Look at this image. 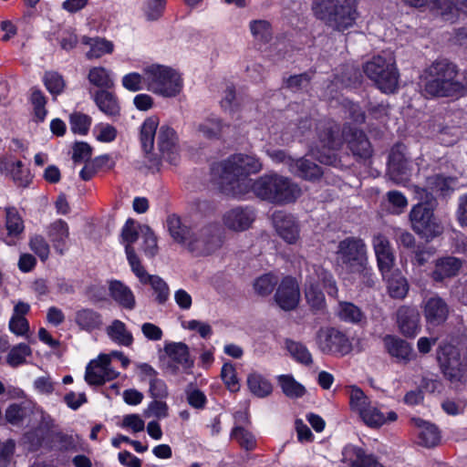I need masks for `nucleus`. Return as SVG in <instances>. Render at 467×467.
<instances>
[{
    "mask_svg": "<svg viewBox=\"0 0 467 467\" xmlns=\"http://www.w3.org/2000/svg\"><path fill=\"white\" fill-rule=\"evenodd\" d=\"M221 377L224 384L228 387V389L231 391H235L239 389V383L236 377L235 368L233 364H223L221 371Z\"/></svg>",
    "mask_w": 467,
    "mask_h": 467,
    "instance_id": "obj_63",
    "label": "nucleus"
},
{
    "mask_svg": "<svg viewBox=\"0 0 467 467\" xmlns=\"http://www.w3.org/2000/svg\"><path fill=\"white\" fill-rule=\"evenodd\" d=\"M305 282V296L308 305L314 309H321L325 306V296L320 285L326 289L328 296H337V286L331 273L320 265H312L307 270Z\"/></svg>",
    "mask_w": 467,
    "mask_h": 467,
    "instance_id": "obj_10",
    "label": "nucleus"
},
{
    "mask_svg": "<svg viewBox=\"0 0 467 467\" xmlns=\"http://www.w3.org/2000/svg\"><path fill=\"white\" fill-rule=\"evenodd\" d=\"M121 83L124 88L131 92L146 89L145 67H143L141 74L138 72H130L124 75L121 78Z\"/></svg>",
    "mask_w": 467,
    "mask_h": 467,
    "instance_id": "obj_52",
    "label": "nucleus"
},
{
    "mask_svg": "<svg viewBox=\"0 0 467 467\" xmlns=\"http://www.w3.org/2000/svg\"><path fill=\"white\" fill-rule=\"evenodd\" d=\"M5 226L6 234L1 235L0 240L7 245H16L25 231V224L18 210L14 206L5 208Z\"/></svg>",
    "mask_w": 467,
    "mask_h": 467,
    "instance_id": "obj_24",
    "label": "nucleus"
},
{
    "mask_svg": "<svg viewBox=\"0 0 467 467\" xmlns=\"http://www.w3.org/2000/svg\"><path fill=\"white\" fill-rule=\"evenodd\" d=\"M140 224H137L132 219L127 220L121 231L122 243L125 244V253L127 260L130 265L131 258H135L136 261H140L137 255L132 244L140 238Z\"/></svg>",
    "mask_w": 467,
    "mask_h": 467,
    "instance_id": "obj_34",
    "label": "nucleus"
},
{
    "mask_svg": "<svg viewBox=\"0 0 467 467\" xmlns=\"http://www.w3.org/2000/svg\"><path fill=\"white\" fill-rule=\"evenodd\" d=\"M231 438L247 451L255 448L256 441L254 436L243 426H234L231 432Z\"/></svg>",
    "mask_w": 467,
    "mask_h": 467,
    "instance_id": "obj_54",
    "label": "nucleus"
},
{
    "mask_svg": "<svg viewBox=\"0 0 467 467\" xmlns=\"http://www.w3.org/2000/svg\"><path fill=\"white\" fill-rule=\"evenodd\" d=\"M32 350L26 343L14 346L6 357V362L13 368H16L26 362L27 357L31 356Z\"/></svg>",
    "mask_w": 467,
    "mask_h": 467,
    "instance_id": "obj_51",
    "label": "nucleus"
},
{
    "mask_svg": "<svg viewBox=\"0 0 467 467\" xmlns=\"http://www.w3.org/2000/svg\"><path fill=\"white\" fill-rule=\"evenodd\" d=\"M146 89L157 96L171 99L177 97L182 90L183 79L174 68L151 64L145 67Z\"/></svg>",
    "mask_w": 467,
    "mask_h": 467,
    "instance_id": "obj_8",
    "label": "nucleus"
},
{
    "mask_svg": "<svg viewBox=\"0 0 467 467\" xmlns=\"http://www.w3.org/2000/svg\"><path fill=\"white\" fill-rule=\"evenodd\" d=\"M74 322L80 330L88 333L99 330L103 327L102 315L88 307H82L75 312Z\"/></svg>",
    "mask_w": 467,
    "mask_h": 467,
    "instance_id": "obj_30",
    "label": "nucleus"
},
{
    "mask_svg": "<svg viewBox=\"0 0 467 467\" xmlns=\"http://www.w3.org/2000/svg\"><path fill=\"white\" fill-rule=\"evenodd\" d=\"M159 125L157 117L147 118L141 125L140 142L145 153H150L154 147V138Z\"/></svg>",
    "mask_w": 467,
    "mask_h": 467,
    "instance_id": "obj_42",
    "label": "nucleus"
},
{
    "mask_svg": "<svg viewBox=\"0 0 467 467\" xmlns=\"http://www.w3.org/2000/svg\"><path fill=\"white\" fill-rule=\"evenodd\" d=\"M412 422L417 428L419 444L426 448H433L441 442V431L439 428L429 421L420 418L412 419Z\"/></svg>",
    "mask_w": 467,
    "mask_h": 467,
    "instance_id": "obj_29",
    "label": "nucleus"
},
{
    "mask_svg": "<svg viewBox=\"0 0 467 467\" xmlns=\"http://www.w3.org/2000/svg\"><path fill=\"white\" fill-rule=\"evenodd\" d=\"M278 383L282 391L285 396L291 399L301 398L306 393V389L303 385L297 382L290 375H280L278 377Z\"/></svg>",
    "mask_w": 467,
    "mask_h": 467,
    "instance_id": "obj_48",
    "label": "nucleus"
},
{
    "mask_svg": "<svg viewBox=\"0 0 467 467\" xmlns=\"http://www.w3.org/2000/svg\"><path fill=\"white\" fill-rule=\"evenodd\" d=\"M119 427L122 429L130 430L132 432H140L145 428V421L139 414H128L125 415L122 419Z\"/></svg>",
    "mask_w": 467,
    "mask_h": 467,
    "instance_id": "obj_64",
    "label": "nucleus"
},
{
    "mask_svg": "<svg viewBox=\"0 0 467 467\" xmlns=\"http://www.w3.org/2000/svg\"><path fill=\"white\" fill-rule=\"evenodd\" d=\"M130 268L132 273L143 285H150L155 294V300L158 304H165L170 296V288L168 284L159 275H150L141 265L140 261L131 258Z\"/></svg>",
    "mask_w": 467,
    "mask_h": 467,
    "instance_id": "obj_16",
    "label": "nucleus"
},
{
    "mask_svg": "<svg viewBox=\"0 0 467 467\" xmlns=\"http://www.w3.org/2000/svg\"><path fill=\"white\" fill-rule=\"evenodd\" d=\"M167 226L173 240L196 255H208L223 244L220 228L215 223L192 227L172 214L168 217Z\"/></svg>",
    "mask_w": 467,
    "mask_h": 467,
    "instance_id": "obj_3",
    "label": "nucleus"
},
{
    "mask_svg": "<svg viewBox=\"0 0 467 467\" xmlns=\"http://www.w3.org/2000/svg\"><path fill=\"white\" fill-rule=\"evenodd\" d=\"M397 418L398 415L395 411L390 410L385 415L377 406V403L372 401L361 420L366 425L378 428L389 422L395 421Z\"/></svg>",
    "mask_w": 467,
    "mask_h": 467,
    "instance_id": "obj_38",
    "label": "nucleus"
},
{
    "mask_svg": "<svg viewBox=\"0 0 467 467\" xmlns=\"http://www.w3.org/2000/svg\"><path fill=\"white\" fill-rule=\"evenodd\" d=\"M275 299L283 310L294 309L300 299V291L296 280L291 276L283 278L277 287Z\"/></svg>",
    "mask_w": 467,
    "mask_h": 467,
    "instance_id": "obj_22",
    "label": "nucleus"
},
{
    "mask_svg": "<svg viewBox=\"0 0 467 467\" xmlns=\"http://www.w3.org/2000/svg\"><path fill=\"white\" fill-rule=\"evenodd\" d=\"M412 162L408 160L401 146L394 147L389 156L388 173L391 181L403 184L409 181Z\"/></svg>",
    "mask_w": 467,
    "mask_h": 467,
    "instance_id": "obj_18",
    "label": "nucleus"
},
{
    "mask_svg": "<svg viewBox=\"0 0 467 467\" xmlns=\"http://www.w3.org/2000/svg\"><path fill=\"white\" fill-rule=\"evenodd\" d=\"M247 385L250 391L258 398L267 397L273 391L271 382L258 372H252L248 375Z\"/></svg>",
    "mask_w": 467,
    "mask_h": 467,
    "instance_id": "obj_44",
    "label": "nucleus"
},
{
    "mask_svg": "<svg viewBox=\"0 0 467 467\" xmlns=\"http://www.w3.org/2000/svg\"><path fill=\"white\" fill-rule=\"evenodd\" d=\"M397 323L400 332L409 337L420 331V314L415 307L402 306L397 311Z\"/></svg>",
    "mask_w": 467,
    "mask_h": 467,
    "instance_id": "obj_28",
    "label": "nucleus"
},
{
    "mask_svg": "<svg viewBox=\"0 0 467 467\" xmlns=\"http://www.w3.org/2000/svg\"><path fill=\"white\" fill-rule=\"evenodd\" d=\"M70 129L74 133L85 135L91 125V118L80 112L70 115Z\"/></svg>",
    "mask_w": 467,
    "mask_h": 467,
    "instance_id": "obj_58",
    "label": "nucleus"
},
{
    "mask_svg": "<svg viewBox=\"0 0 467 467\" xmlns=\"http://www.w3.org/2000/svg\"><path fill=\"white\" fill-rule=\"evenodd\" d=\"M251 34L257 42H267L272 36L270 24L265 20H253L249 25Z\"/></svg>",
    "mask_w": 467,
    "mask_h": 467,
    "instance_id": "obj_55",
    "label": "nucleus"
},
{
    "mask_svg": "<svg viewBox=\"0 0 467 467\" xmlns=\"http://www.w3.org/2000/svg\"><path fill=\"white\" fill-rule=\"evenodd\" d=\"M311 76L309 73H302L289 77L285 80V86L294 92L307 89L310 84Z\"/></svg>",
    "mask_w": 467,
    "mask_h": 467,
    "instance_id": "obj_62",
    "label": "nucleus"
},
{
    "mask_svg": "<svg viewBox=\"0 0 467 467\" xmlns=\"http://www.w3.org/2000/svg\"><path fill=\"white\" fill-rule=\"evenodd\" d=\"M383 278L387 281L388 291L391 297L402 299L407 296L409 285L407 279L398 270L394 271L391 268V272L388 275L383 276Z\"/></svg>",
    "mask_w": 467,
    "mask_h": 467,
    "instance_id": "obj_40",
    "label": "nucleus"
},
{
    "mask_svg": "<svg viewBox=\"0 0 467 467\" xmlns=\"http://www.w3.org/2000/svg\"><path fill=\"white\" fill-rule=\"evenodd\" d=\"M437 358L442 368L444 375L451 381H461L464 376L462 363L460 362L459 350L450 344L440 346Z\"/></svg>",
    "mask_w": 467,
    "mask_h": 467,
    "instance_id": "obj_15",
    "label": "nucleus"
},
{
    "mask_svg": "<svg viewBox=\"0 0 467 467\" xmlns=\"http://www.w3.org/2000/svg\"><path fill=\"white\" fill-rule=\"evenodd\" d=\"M318 349L327 355L343 357L352 350L348 337L334 327L320 328L316 337Z\"/></svg>",
    "mask_w": 467,
    "mask_h": 467,
    "instance_id": "obj_12",
    "label": "nucleus"
},
{
    "mask_svg": "<svg viewBox=\"0 0 467 467\" xmlns=\"http://www.w3.org/2000/svg\"><path fill=\"white\" fill-rule=\"evenodd\" d=\"M96 139L100 142H112L117 138L118 131L115 127L108 123H99L94 127Z\"/></svg>",
    "mask_w": 467,
    "mask_h": 467,
    "instance_id": "obj_61",
    "label": "nucleus"
},
{
    "mask_svg": "<svg viewBox=\"0 0 467 467\" xmlns=\"http://www.w3.org/2000/svg\"><path fill=\"white\" fill-rule=\"evenodd\" d=\"M372 246L382 276L388 275L394 266L395 255L388 237L376 234L372 237Z\"/></svg>",
    "mask_w": 467,
    "mask_h": 467,
    "instance_id": "obj_20",
    "label": "nucleus"
},
{
    "mask_svg": "<svg viewBox=\"0 0 467 467\" xmlns=\"http://www.w3.org/2000/svg\"><path fill=\"white\" fill-rule=\"evenodd\" d=\"M47 234L54 249L63 254L67 249L69 228L67 223L59 219L50 223L47 228Z\"/></svg>",
    "mask_w": 467,
    "mask_h": 467,
    "instance_id": "obj_31",
    "label": "nucleus"
},
{
    "mask_svg": "<svg viewBox=\"0 0 467 467\" xmlns=\"http://www.w3.org/2000/svg\"><path fill=\"white\" fill-rule=\"evenodd\" d=\"M337 316L342 321L351 324H358L365 318L358 306L353 303L344 301L338 304Z\"/></svg>",
    "mask_w": 467,
    "mask_h": 467,
    "instance_id": "obj_47",
    "label": "nucleus"
},
{
    "mask_svg": "<svg viewBox=\"0 0 467 467\" xmlns=\"http://www.w3.org/2000/svg\"><path fill=\"white\" fill-rule=\"evenodd\" d=\"M383 343L387 352L400 361L408 362L413 357L411 346L398 337L387 335L383 338Z\"/></svg>",
    "mask_w": 467,
    "mask_h": 467,
    "instance_id": "obj_33",
    "label": "nucleus"
},
{
    "mask_svg": "<svg viewBox=\"0 0 467 467\" xmlns=\"http://www.w3.org/2000/svg\"><path fill=\"white\" fill-rule=\"evenodd\" d=\"M157 147L162 159L171 164L177 162L179 158L178 137L172 128L167 125L160 128L157 136Z\"/></svg>",
    "mask_w": 467,
    "mask_h": 467,
    "instance_id": "obj_21",
    "label": "nucleus"
},
{
    "mask_svg": "<svg viewBox=\"0 0 467 467\" xmlns=\"http://www.w3.org/2000/svg\"><path fill=\"white\" fill-rule=\"evenodd\" d=\"M119 372L114 370L110 365V357L107 354H100L97 359L91 360L85 372V380L89 385L99 386L106 381L115 379Z\"/></svg>",
    "mask_w": 467,
    "mask_h": 467,
    "instance_id": "obj_14",
    "label": "nucleus"
},
{
    "mask_svg": "<svg viewBox=\"0 0 467 467\" xmlns=\"http://www.w3.org/2000/svg\"><path fill=\"white\" fill-rule=\"evenodd\" d=\"M312 10L317 18L340 32L352 27L359 17L356 0H313Z\"/></svg>",
    "mask_w": 467,
    "mask_h": 467,
    "instance_id": "obj_5",
    "label": "nucleus"
},
{
    "mask_svg": "<svg viewBox=\"0 0 467 467\" xmlns=\"http://www.w3.org/2000/svg\"><path fill=\"white\" fill-rule=\"evenodd\" d=\"M164 351L169 358V367L173 372L182 369L190 373L194 366V358L191 356L189 347L182 342H171L165 345Z\"/></svg>",
    "mask_w": 467,
    "mask_h": 467,
    "instance_id": "obj_19",
    "label": "nucleus"
},
{
    "mask_svg": "<svg viewBox=\"0 0 467 467\" xmlns=\"http://www.w3.org/2000/svg\"><path fill=\"white\" fill-rule=\"evenodd\" d=\"M462 266V262L454 256H446L435 261V268L431 278L435 282H442L446 278L455 276Z\"/></svg>",
    "mask_w": 467,
    "mask_h": 467,
    "instance_id": "obj_32",
    "label": "nucleus"
},
{
    "mask_svg": "<svg viewBox=\"0 0 467 467\" xmlns=\"http://www.w3.org/2000/svg\"><path fill=\"white\" fill-rule=\"evenodd\" d=\"M262 169L263 163L256 155L234 153L213 164L211 180L223 194L244 198L254 186V181L249 176L259 173Z\"/></svg>",
    "mask_w": 467,
    "mask_h": 467,
    "instance_id": "obj_1",
    "label": "nucleus"
},
{
    "mask_svg": "<svg viewBox=\"0 0 467 467\" xmlns=\"http://www.w3.org/2000/svg\"><path fill=\"white\" fill-rule=\"evenodd\" d=\"M423 315L428 325L437 327L444 323L449 315L447 303L440 296H431L422 303Z\"/></svg>",
    "mask_w": 467,
    "mask_h": 467,
    "instance_id": "obj_25",
    "label": "nucleus"
},
{
    "mask_svg": "<svg viewBox=\"0 0 467 467\" xmlns=\"http://www.w3.org/2000/svg\"><path fill=\"white\" fill-rule=\"evenodd\" d=\"M363 71L382 92L391 94L397 91L400 73L390 52L372 57L363 65Z\"/></svg>",
    "mask_w": 467,
    "mask_h": 467,
    "instance_id": "obj_7",
    "label": "nucleus"
},
{
    "mask_svg": "<svg viewBox=\"0 0 467 467\" xmlns=\"http://www.w3.org/2000/svg\"><path fill=\"white\" fill-rule=\"evenodd\" d=\"M44 82L47 89L53 95L60 94L65 87L62 76L57 72H47L44 77Z\"/></svg>",
    "mask_w": 467,
    "mask_h": 467,
    "instance_id": "obj_60",
    "label": "nucleus"
},
{
    "mask_svg": "<svg viewBox=\"0 0 467 467\" xmlns=\"http://www.w3.org/2000/svg\"><path fill=\"white\" fill-rule=\"evenodd\" d=\"M291 172L308 181H315L323 174L318 165L305 158L295 159Z\"/></svg>",
    "mask_w": 467,
    "mask_h": 467,
    "instance_id": "obj_39",
    "label": "nucleus"
},
{
    "mask_svg": "<svg viewBox=\"0 0 467 467\" xmlns=\"http://www.w3.org/2000/svg\"><path fill=\"white\" fill-rule=\"evenodd\" d=\"M371 402L372 400L360 388L356 386L350 388L349 407L353 412L358 414L360 419L363 417Z\"/></svg>",
    "mask_w": 467,
    "mask_h": 467,
    "instance_id": "obj_45",
    "label": "nucleus"
},
{
    "mask_svg": "<svg viewBox=\"0 0 467 467\" xmlns=\"http://www.w3.org/2000/svg\"><path fill=\"white\" fill-rule=\"evenodd\" d=\"M109 294L113 300L122 308L132 310L136 306V299L131 289L119 281H112L109 285Z\"/></svg>",
    "mask_w": 467,
    "mask_h": 467,
    "instance_id": "obj_35",
    "label": "nucleus"
},
{
    "mask_svg": "<svg viewBox=\"0 0 467 467\" xmlns=\"http://www.w3.org/2000/svg\"><path fill=\"white\" fill-rule=\"evenodd\" d=\"M341 461L348 467H384L373 454L351 444L344 447Z\"/></svg>",
    "mask_w": 467,
    "mask_h": 467,
    "instance_id": "obj_26",
    "label": "nucleus"
},
{
    "mask_svg": "<svg viewBox=\"0 0 467 467\" xmlns=\"http://www.w3.org/2000/svg\"><path fill=\"white\" fill-rule=\"evenodd\" d=\"M433 202H421L414 205L410 213L412 230L427 241L441 235L443 232L441 223L433 214Z\"/></svg>",
    "mask_w": 467,
    "mask_h": 467,
    "instance_id": "obj_11",
    "label": "nucleus"
},
{
    "mask_svg": "<svg viewBox=\"0 0 467 467\" xmlns=\"http://www.w3.org/2000/svg\"><path fill=\"white\" fill-rule=\"evenodd\" d=\"M337 264L348 273L368 276L371 268L368 267V251L365 242L358 237H347L340 241L336 251Z\"/></svg>",
    "mask_w": 467,
    "mask_h": 467,
    "instance_id": "obj_9",
    "label": "nucleus"
},
{
    "mask_svg": "<svg viewBox=\"0 0 467 467\" xmlns=\"http://www.w3.org/2000/svg\"><path fill=\"white\" fill-rule=\"evenodd\" d=\"M255 212L249 206H235L222 215L223 226L235 233L248 230L255 220Z\"/></svg>",
    "mask_w": 467,
    "mask_h": 467,
    "instance_id": "obj_17",
    "label": "nucleus"
},
{
    "mask_svg": "<svg viewBox=\"0 0 467 467\" xmlns=\"http://www.w3.org/2000/svg\"><path fill=\"white\" fill-rule=\"evenodd\" d=\"M224 128L225 125L222 120L213 115L195 124V129L199 135L207 139L218 138Z\"/></svg>",
    "mask_w": 467,
    "mask_h": 467,
    "instance_id": "obj_43",
    "label": "nucleus"
},
{
    "mask_svg": "<svg viewBox=\"0 0 467 467\" xmlns=\"http://www.w3.org/2000/svg\"><path fill=\"white\" fill-rule=\"evenodd\" d=\"M106 333L109 339L119 346L130 347L133 343V336L130 331L127 329L126 325L115 319L106 328Z\"/></svg>",
    "mask_w": 467,
    "mask_h": 467,
    "instance_id": "obj_41",
    "label": "nucleus"
},
{
    "mask_svg": "<svg viewBox=\"0 0 467 467\" xmlns=\"http://www.w3.org/2000/svg\"><path fill=\"white\" fill-rule=\"evenodd\" d=\"M0 173L8 174L16 186L26 188L32 182L30 171L21 161H9L5 157L0 158Z\"/></svg>",
    "mask_w": 467,
    "mask_h": 467,
    "instance_id": "obj_27",
    "label": "nucleus"
},
{
    "mask_svg": "<svg viewBox=\"0 0 467 467\" xmlns=\"http://www.w3.org/2000/svg\"><path fill=\"white\" fill-rule=\"evenodd\" d=\"M167 0H146L143 5V14L147 20L159 19L165 9Z\"/></svg>",
    "mask_w": 467,
    "mask_h": 467,
    "instance_id": "obj_57",
    "label": "nucleus"
},
{
    "mask_svg": "<svg viewBox=\"0 0 467 467\" xmlns=\"http://www.w3.org/2000/svg\"><path fill=\"white\" fill-rule=\"evenodd\" d=\"M458 187L456 179L443 177L440 174L429 176L426 179L425 188L416 187L417 198L421 202H435L433 195L446 196Z\"/></svg>",
    "mask_w": 467,
    "mask_h": 467,
    "instance_id": "obj_13",
    "label": "nucleus"
},
{
    "mask_svg": "<svg viewBox=\"0 0 467 467\" xmlns=\"http://www.w3.org/2000/svg\"><path fill=\"white\" fill-rule=\"evenodd\" d=\"M277 234L286 243L295 244L299 238V226L296 218L285 212L276 211L272 215Z\"/></svg>",
    "mask_w": 467,
    "mask_h": 467,
    "instance_id": "obj_23",
    "label": "nucleus"
},
{
    "mask_svg": "<svg viewBox=\"0 0 467 467\" xmlns=\"http://www.w3.org/2000/svg\"><path fill=\"white\" fill-rule=\"evenodd\" d=\"M89 83L97 88H109L113 86L111 72L104 67H93L88 74Z\"/></svg>",
    "mask_w": 467,
    "mask_h": 467,
    "instance_id": "obj_46",
    "label": "nucleus"
},
{
    "mask_svg": "<svg viewBox=\"0 0 467 467\" xmlns=\"http://www.w3.org/2000/svg\"><path fill=\"white\" fill-rule=\"evenodd\" d=\"M278 282V277L273 274H265L254 282V289L259 296L270 295Z\"/></svg>",
    "mask_w": 467,
    "mask_h": 467,
    "instance_id": "obj_53",
    "label": "nucleus"
},
{
    "mask_svg": "<svg viewBox=\"0 0 467 467\" xmlns=\"http://www.w3.org/2000/svg\"><path fill=\"white\" fill-rule=\"evenodd\" d=\"M457 77L455 64L447 59H439L423 70L420 83L427 97H453L463 90V85Z\"/></svg>",
    "mask_w": 467,
    "mask_h": 467,
    "instance_id": "obj_4",
    "label": "nucleus"
},
{
    "mask_svg": "<svg viewBox=\"0 0 467 467\" xmlns=\"http://www.w3.org/2000/svg\"><path fill=\"white\" fill-rule=\"evenodd\" d=\"M317 135L321 149H311L312 154L326 165H334L337 159L335 150L343 141H347L352 153L361 159L371 156L372 149L365 133L359 130L346 126L342 132L337 123L331 119L318 122Z\"/></svg>",
    "mask_w": 467,
    "mask_h": 467,
    "instance_id": "obj_2",
    "label": "nucleus"
},
{
    "mask_svg": "<svg viewBox=\"0 0 467 467\" xmlns=\"http://www.w3.org/2000/svg\"><path fill=\"white\" fill-rule=\"evenodd\" d=\"M141 249L149 258H153L158 254L157 237L153 231L146 224L140 226Z\"/></svg>",
    "mask_w": 467,
    "mask_h": 467,
    "instance_id": "obj_50",
    "label": "nucleus"
},
{
    "mask_svg": "<svg viewBox=\"0 0 467 467\" xmlns=\"http://www.w3.org/2000/svg\"><path fill=\"white\" fill-rule=\"evenodd\" d=\"M30 249L40 258L41 261H46L49 256V244L42 235L36 234L30 238Z\"/></svg>",
    "mask_w": 467,
    "mask_h": 467,
    "instance_id": "obj_59",
    "label": "nucleus"
},
{
    "mask_svg": "<svg viewBox=\"0 0 467 467\" xmlns=\"http://www.w3.org/2000/svg\"><path fill=\"white\" fill-rule=\"evenodd\" d=\"M30 100L34 108L36 120L40 122L44 121L47 110L46 109L47 99L43 92L39 89H32Z\"/></svg>",
    "mask_w": 467,
    "mask_h": 467,
    "instance_id": "obj_56",
    "label": "nucleus"
},
{
    "mask_svg": "<svg viewBox=\"0 0 467 467\" xmlns=\"http://www.w3.org/2000/svg\"><path fill=\"white\" fill-rule=\"evenodd\" d=\"M83 45L89 47L86 53L88 59L100 58L104 55L111 54L114 50V44L101 37H88L84 36L81 38Z\"/></svg>",
    "mask_w": 467,
    "mask_h": 467,
    "instance_id": "obj_36",
    "label": "nucleus"
},
{
    "mask_svg": "<svg viewBox=\"0 0 467 467\" xmlns=\"http://www.w3.org/2000/svg\"><path fill=\"white\" fill-rule=\"evenodd\" d=\"M94 101L98 108L108 117L114 118L119 115V103L112 92L105 89L98 90L94 94Z\"/></svg>",
    "mask_w": 467,
    "mask_h": 467,
    "instance_id": "obj_37",
    "label": "nucleus"
},
{
    "mask_svg": "<svg viewBox=\"0 0 467 467\" xmlns=\"http://www.w3.org/2000/svg\"><path fill=\"white\" fill-rule=\"evenodd\" d=\"M285 347L292 358L297 362L306 366L312 364V355L304 344L294 340H286Z\"/></svg>",
    "mask_w": 467,
    "mask_h": 467,
    "instance_id": "obj_49",
    "label": "nucleus"
},
{
    "mask_svg": "<svg viewBox=\"0 0 467 467\" xmlns=\"http://www.w3.org/2000/svg\"><path fill=\"white\" fill-rule=\"evenodd\" d=\"M251 192L261 200L275 204L294 202L302 193L298 184L277 173L265 174L254 180Z\"/></svg>",
    "mask_w": 467,
    "mask_h": 467,
    "instance_id": "obj_6",
    "label": "nucleus"
}]
</instances>
